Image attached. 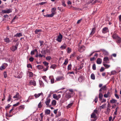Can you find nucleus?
<instances>
[{
  "mask_svg": "<svg viewBox=\"0 0 121 121\" xmlns=\"http://www.w3.org/2000/svg\"><path fill=\"white\" fill-rule=\"evenodd\" d=\"M104 70V69L103 67H101L100 69V71L101 72H102Z\"/></svg>",
  "mask_w": 121,
  "mask_h": 121,
  "instance_id": "obj_64",
  "label": "nucleus"
},
{
  "mask_svg": "<svg viewBox=\"0 0 121 121\" xmlns=\"http://www.w3.org/2000/svg\"><path fill=\"white\" fill-rule=\"evenodd\" d=\"M42 102H40L39 104L38 105V107L39 108H40L42 107V105H41Z\"/></svg>",
  "mask_w": 121,
  "mask_h": 121,
  "instance_id": "obj_50",
  "label": "nucleus"
},
{
  "mask_svg": "<svg viewBox=\"0 0 121 121\" xmlns=\"http://www.w3.org/2000/svg\"><path fill=\"white\" fill-rule=\"evenodd\" d=\"M22 33H17L14 35V36L16 37H19L20 36H22Z\"/></svg>",
  "mask_w": 121,
  "mask_h": 121,
  "instance_id": "obj_23",
  "label": "nucleus"
},
{
  "mask_svg": "<svg viewBox=\"0 0 121 121\" xmlns=\"http://www.w3.org/2000/svg\"><path fill=\"white\" fill-rule=\"evenodd\" d=\"M50 101L51 99H50L48 98H47L46 101L45 102V103L47 106H49Z\"/></svg>",
  "mask_w": 121,
  "mask_h": 121,
  "instance_id": "obj_9",
  "label": "nucleus"
},
{
  "mask_svg": "<svg viewBox=\"0 0 121 121\" xmlns=\"http://www.w3.org/2000/svg\"><path fill=\"white\" fill-rule=\"evenodd\" d=\"M117 42V43H120L121 42V38L118 37L116 38Z\"/></svg>",
  "mask_w": 121,
  "mask_h": 121,
  "instance_id": "obj_21",
  "label": "nucleus"
},
{
  "mask_svg": "<svg viewBox=\"0 0 121 121\" xmlns=\"http://www.w3.org/2000/svg\"><path fill=\"white\" fill-rule=\"evenodd\" d=\"M104 65L107 68H108L110 66V65H107L105 63H103Z\"/></svg>",
  "mask_w": 121,
  "mask_h": 121,
  "instance_id": "obj_43",
  "label": "nucleus"
},
{
  "mask_svg": "<svg viewBox=\"0 0 121 121\" xmlns=\"http://www.w3.org/2000/svg\"><path fill=\"white\" fill-rule=\"evenodd\" d=\"M96 117V114L94 112H93L91 115V118H95Z\"/></svg>",
  "mask_w": 121,
  "mask_h": 121,
  "instance_id": "obj_22",
  "label": "nucleus"
},
{
  "mask_svg": "<svg viewBox=\"0 0 121 121\" xmlns=\"http://www.w3.org/2000/svg\"><path fill=\"white\" fill-rule=\"evenodd\" d=\"M115 95L116 98H117V99H118L119 98V96L118 95L116 94H115Z\"/></svg>",
  "mask_w": 121,
  "mask_h": 121,
  "instance_id": "obj_60",
  "label": "nucleus"
},
{
  "mask_svg": "<svg viewBox=\"0 0 121 121\" xmlns=\"http://www.w3.org/2000/svg\"><path fill=\"white\" fill-rule=\"evenodd\" d=\"M25 108V107L24 105L20 106L19 107V109L21 110H23Z\"/></svg>",
  "mask_w": 121,
  "mask_h": 121,
  "instance_id": "obj_33",
  "label": "nucleus"
},
{
  "mask_svg": "<svg viewBox=\"0 0 121 121\" xmlns=\"http://www.w3.org/2000/svg\"><path fill=\"white\" fill-rule=\"evenodd\" d=\"M83 79V77L82 76H81L78 78V80L80 82H82Z\"/></svg>",
  "mask_w": 121,
  "mask_h": 121,
  "instance_id": "obj_19",
  "label": "nucleus"
},
{
  "mask_svg": "<svg viewBox=\"0 0 121 121\" xmlns=\"http://www.w3.org/2000/svg\"><path fill=\"white\" fill-rule=\"evenodd\" d=\"M49 79H51V83H54V79L52 76H50L49 77Z\"/></svg>",
  "mask_w": 121,
  "mask_h": 121,
  "instance_id": "obj_17",
  "label": "nucleus"
},
{
  "mask_svg": "<svg viewBox=\"0 0 121 121\" xmlns=\"http://www.w3.org/2000/svg\"><path fill=\"white\" fill-rule=\"evenodd\" d=\"M54 15L51 13L50 14H48L46 15V17H52Z\"/></svg>",
  "mask_w": 121,
  "mask_h": 121,
  "instance_id": "obj_41",
  "label": "nucleus"
},
{
  "mask_svg": "<svg viewBox=\"0 0 121 121\" xmlns=\"http://www.w3.org/2000/svg\"><path fill=\"white\" fill-rule=\"evenodd\" d=\"M61 97V95L60 94L57 95L56 94H54L53 95V97L54 99L58 100Z\"/></svg>",
  "mask_w": 121,
  "mask_h": 121,
  "instance_id": "obj_4",
  "label": "nucleus"
},
{
  "mask_svg": "<svg viewBox=\"0 0 121 121\" xmlns=\"http://www.w3.org/2000/svg\"><path fill=\"white\" fill-rule=\"evenodd\" d=\"M108 31V28H107L105 27L103 29L102 32L103 33H106Z\"/></svg>",
  "mask_w": 121,
  "mask_h": 121,
  "instance_id": "obj_18",
  "label": "nucleus"
},
{
  "mask_svg": "<svg viewBox=\"0 0 121 121\" xmlns=\"http://www.w3.org/2000/svg\"><path fill=\"white\" fill-rule=\"evenodd\" d=\"M111 95L110 94V92L108 91L107 94H106L104 95V97L105 98H107L108 97H110Z\"/></svg>",
  "mask_w": 121,
  "mask_h": 121,
  "instance_id": "obj_12",
  "label": "nucleus"
},
{
  "mask_svg": "<svg viewBox=\"0 0 121 121\" xmlns=\"http://www.w3.org/2000/svg\"><path fill=\"white\" fill-rule=\"evenodd\" d=\"M32 65L30 64H29L27 65V67L28 68H29L30 67L31 68H32Z\"/></svg>",
  "mask_w": 121,
  "mask_h": 121,
  "instance_id": "obj_63",
  "label": "nucleus"
},
{
  "mask_svg": "<svg viewBox=\"0 0 121 121\" xmlns=\"http://www.w3.org/2000/svg\"><path fill=\"white\" fill-rule=\"evenodd\" d=\"M103 97V95L101 92L99 93V98L100 99V100H101L102 99Z\"/></svg>",
  "mask_w": 121,
  "mask_h": 121,
  "instance_id": "obj_26",
  "label": "nucleus"
},
{
  "mask_svg": "<svg viewBox=\"0 0 121 121\" xmlns=\"http://www.w3.org/2000/svg\"><path fill=\"white\" fill-rule=\"evenodd\" d=\"M91 79L93 80L95 79V76L94 73H92L91 74Z\"/></svg>",
  "mask_w": 121,
  "mask_h": 121,
  "instance_id": "obj_37",
  "label": "nucleus"
},
{
  "mask_svg": "<svg viewBox=\"0 0 121 121\" xmlns=\"http://www.w3.org/2000/svg\"><path fill=\"white\" fill-rule=\"evenodd\" d=\"M95 28H93L92 29V31L90 34V35H92L95 33Z\"/></svg>",
  "mask_w": 121,
  "mask_h": 121,
  "instance_id": "obj_24",
  "label": "nucleus"
},
{
  "mask_svg": "<svg viewBox=\"0 0 121 121\" xmlns=\"http://www.w3.org/2000/svg\"><path fill=\"white\" fill-rule=\"evenodd\" d=\"M102 62V60L100 58H98L96 60L97 63L99 64H101Z\"/></svg>",
  "mask_w": 121,
  "mask_h": 121,
  "instance_id": "obj_15",
  "label": "nucleus"
},
{
  "mask_svg": "<svg viewBox=\"0 0 121 121\" xmlns=\"http://www.w3.org/2000/svg\"><path fill=\"white\" fill-rule=\"evenodd\" d=\"M109 60L108 58L107 57H105L103 59V63H109Z\"/></svg>",
  "mask_w": 121,
  "mask_h": 121,
  "instance_id": "obj_5",
  "label": "nucleus"
},
{
  "mask_svg": "<svg viewBox=\"0 0 121 121\" xmlns=\"http://www.w3.org/2000/svg\"><path fill=\"white\" fill-rule=\"evenodd\" d=\"M56 66L55 65H52L50 67V68H51L54 69L56 68Z\"/></svg>",
  "mask_w": 121,
  "mask_h": 121,
  "instance_id": "obj_42",
  "label": "nucleus"
},
{
  "mask_svg": "<svg viewBox=\"0 0 121 121\" xmlns=\"http://www.w3.org/2000/svg\"><path fill=\"white\" fill-rule=\"evenodd\" d=\"M67 52L68 53H70L71 52V49L70 48H67Z\"/></svg>",
  "mask_w": 121,
  "mask_h": 121,
  "instance_id": "obj_51",
  "label": "nucleus"
},
{
  "mask_svg": "<svg viewBox=\"0 0 121 121\" xmlns=\"http://www.w3.org/2000/svg\"><path fill=\"white\" fill-rule=\"evenodd\" d=\"M110 110H111L110 108H107V112H106V114H109L110 111Z\"/></svg>",
  "mask_w": 121,
  "mask_h": 121,
  "instance_id": "obj_34",
  "label": "nucleus"
},
{
  "mask_svg": "<svg viewBox=\"0 0 121 121\" xmlns=\"http://www.w3.org/2000/svg\"><path fill=\"white\" fill-rule=\"evenodd\" d=\"M62 38V35L60 34L58 36L57 38V40L59 42H60L61 41V39Z\"/></svg>",
  "mask_w": 121,
  "mask_h": 121,
  "instance_id": "obj_7",
  "label": "nucleus"
},
{
  "mask_svg": "<svg viewBox=\"0 0 121 121\" xmlns=\"http://www.w3.org/2000/svg\"><path fill=\"white\" fill-rule=\"evenodd\" d=\"M62 5L64 6L65 7L66 6L65 4V2L64 1H63L62 2Z\"/></svg>",
  "mask_w": 121,
  "mask_h": 121,
  "instance_id": "obj_61",
  "label": "nucleus"
},
{
  "mask_svg": "<svg viewBox=\"0 0 121 121\" xmlns=\"http://www.w3.org/2000/svg\"><path fill=\"white\" fill-rule=\"evenodd\" d=\"M43 63L44 65L46 67H48V63L46 62V61H44L43 62Z\"/></svg>",
  "mask_w": 121,
  "mask_h": 121,
  "instance_id": "obj_31",
  "label": "nucleus"
},
{
  "mask_svg": "<svg viewBox=\"0 0 121 121\" xmlns=\"http://www.w3.org/2000/svg\"><path fill=\"white\" fill-rule=\"evenodd\" d=\"M56 9L55 8H52L51 11L52 13L54 15L55 14L56 12Z\"/></svg>",
  "mask_w": 121,
  "mask_h": 121,
  "instance_id": "obj_16",
  "label": "nucleus"
},
{
  "mask_svg": "<svg viewBox=\"0 0 121 121\" xmlns=\"http://www.w3.org/2000/svg\"><path fill=\"white\" fill-rule=\"evenodd\" d=\"M46 59L48 60H50L51 59V57L50 56H48L46 57Z\"/></svg>",
  "mask_w": 121,
  "mask_h": 121,
  "instance_id": "obj_53",
  "label": "nucleus"
},
{
  "mask_svg": "<svg viewBox=\"0 0 121 121\" xmlns=\"http://www.w3.org/2000/svg\"><path fill=\"white\" fill-rule=\"evenodd\" d=\"M47 2H43L39 3V5H43L45 4Z\"/></svg>",
  "mask_w": 121,
  "mask_h": 121,
  "instance_id": "obj_58",
  "label": "nucleus"
},
{
  "mask_svg": "<svg viewBox=\"0 0 121 121\" xmlns=\"http://www.w3.org/2000/svg\"><path fill=\"white\" fill-rule=\"evenodd\" d=\"M64 79L63 77L62 76H59L57 77L56 78L57 81H60Z\"/></svg>",
  "mask_w": 121,
  "mask_h": 121,
  "instance_id": "obj_13",
  "label": "nucleus"
},
{
  "mask_svg": "<svg viewBox=\"0 0 121 121\" xmlns=\"http://www.w3.org/2000/svg\"><path fill=\"white\" fill-rule=\"evenodd\" d=\"M34 60V59L33 57H31L29 59V60L30 61H33Z\"/></svg>",
  "mask_w": 121,
  "mask_h": 121,
  "instance_id": "obj_59",
  "label": "nucleus"
},
{
  "mask_svg": "<svg viewBox=\"0 0 121 121\" xmlns=\"http://www.w3.org/2000/svg\"><path fill=\"white\" fill-rule=\"evenodd\" d=\"M20 103L19 102H17V103L13 105V106H17Z\"/></svg>",
  "mask_w": 121,
  "mask_h": 121,
  "instance_id": "obj_62",
  "label": "nucleus"
},
{
  "mask_svg": "<svg viewBox=\"0 0 121 121\" xmlns=\"http://www.w3.org/2000/svg\"><path fill=\"white\" fill-rule=\"evenodd\" d=\"M73 102L69 104L68 105L66 106V108L67 109H68L70 108L73 105Z\"/></svg>",
  "mask_w": 121,
  "mask_h": 121,
  "instance_id": "obj_20",
  "label": "nucleus"
},
{
  "mask_svg": "<svg viewBox=\"0 0 121 121\" xmlns=\"http://www.w3.org/2000/svg\"><path fill=\"white\" fill-rule=\"evenodd\" d=\"M118 108V107H117L116 108L115 111V112H114V114L115 115H116L117 114V109Z\"/></svg>",
  "mask_w": 121,
  "mask_h": 121,
  "instance_id": "obj_54",
  "label": "nucleus"
},
{
  "mask_svg": "<svg viewBox=\"0 0 121 121\" xmlns=\"http://www.w3.org/2000/svg\"><path fill=\"white\" fill-rule=\"evenodd\" d=\"M85 49V47L83 46L82 45L79 47L78 50L80 52L84 51Z\"/></svg>",
  "mask_w": 121,
  "mask_h": 121,
  "instance_id": "obj_2",
  "label": "nucleus"
},
{
  "mask_svg": "<svg viewBox=\"0 0 121 121\" xmlns=\"http://www.w3.org/2000/svg\"><path fill=\"white\" fill-rule=\"evenodd\" d=\"M41 53L43 54H45L46 53V52L45 50H42L41 52Z\"/></svg>",
  "mask_w": 121,
  "mask_h": 121,
  "instance_id": "obj_57",
  "label": "nucleus"
},
{
  "mask_svg": "<svg viewBox=\"0 0 121 121\" xmlns=\"http://www.w3.org/2000/svg\"><path fill=\"white\" fill-rule=\"evenodd\" d=\"M52 105L55 106L56 104V100H52Z\"/></svg>",
  "mask_w": 121,
  "mask_h": 121,
  "instance_id": "obj_30",
  "label": "nucleus"
},
{
  "mask_svg": "<svg viewBox=\"0 0 121 121\" xmlns=\"http://www.w3.org/2000/svg\"><path fill=\"white\" fill-rule=\"evenodd\" d=\"M14 98H17V100L19 99L22 98V97L19 95V93L17 92L16 93L15 95L13 97Z\"/></svg>",
  "mask_w": 121,
  "mask_h": 121,
  "instance_id": "obj_3",
  "label": "nucleus"
},
{
  "mask_svg": "<svg viewBox=\"0 0 121 121\" xmlns=\"http://www.w3.org/2000/svg\"><path fill=\"white\" fill-rule=\"evenodd\" d=\"M42 95V96L43 95V94L42 93H41L39 94H35L34 95L35 98H37L39 97L40 95Z\"/></svg>",
  "mask_w": 121,
  "mask_h": 121,
  "instance_id": "obj_14",
  "label": "nucleus"
},
{
  "mask_svg": "<svg viewBox=\"0 0 121 121\" xmlns=\"http://www.w3.org/2000/svg\"><path fill=\"white\" fill-rule=\"evenodd\" d=\"M66 47V46L65 45L62 46L60 47V48L62 49H65Z\"/></svg>",
  "mask_w": 121,
  "mask_h": 121,
  "instance_id": "obj_44",
  "label": "nucleus"
},
{
  "mask_svg": "<svg viewBox=\"0 0 121 121\" xmlns=\"http://www.w3.org/2000/svg\"><path fill=\"white\" fill-rule=\"evenodd\" d=\"M101 89L103 90H106V86H104L101 88Z\"/></svg>",
  "mask_w": 121,
  "mask_h": 121,
  "instance_id": "obj_56",
  "label": "nucleus"
},
{
  "mask_svg": "<svg viewBox=\"0 0 121 121\" xmlns=\"http://www.w3.org/2000/svg\"><path fill=\"white\" fill-rule=\"evenodd\" d=\"M117 100L114 99H112L110 100V102L111 103L113 104L117 102Z\"/></svg>",
  "mask_w": 121,
  "mask_h": 121,
  "instance_id": "obj_25",
  "label": "nucleus"
},
{
  "mask_svg": "<svg viewBox=\"0 0 121 121\" xmlns=\"http://www.w3.org/2000/svg\"><path fill=\"white\" fill-rule=\"evenodd\" d=\"M101 50L104 55L107 56L108 55V52L106 50L104 49H102Z\"/></svg>",
  "mask_w": 121,
  "mask_h": 121,
  "instance_id": "obj_10",
  "label": "nucleus"
},
{
  "mask_svg": "<svg viewBox=\"0 0 121 121\" xmlns=\"http://www.w3.org/2000/svg\"><path fill=\"white\" fill-rule=\"evenodd\" d=\"M11 96L10 95H9V98L7 100L8 102L10 101H11Z\"/></svg>",
  "mask_w": 121,
  "mask_h": 121,
  "instance_id": "obj_48",
  "label": "nucleus"
},
{
  "mask_svg": "<svg viewBox=\"0 0 121 121\" xmlns=\"http://www.w3.org/2000/svg\"><path fill=\"white\" fill-rule=\"evenodd\" d=\"M45 113L47 114H50V111L49 110L47 109L45 110Z\"/></svg>",
  "mask_w": 121,
  "mask_h": 121,
  "instance_id": "obj_29",
  "label": "nucleus"
},
{
  "mask_svg": "<svg viewBox=\"0 0 121 121\" xmlns=\"http://www.w3.org/2000/svg\"><path fill=\"white\" fill-rule=\"evenodd\" d=\"M68 62V59H66L65 60V62L64 63V64L65 65H67Z\"/></svg>",
  "mask_w": 121,
  "mask_h": 121,
  "instance_id": "obj_38",
  "label": "nucleus"
},
{
  "mask_svg": "<svg viewBox=\"0 0 121 121\" xmlns=\"http://www.w3.org/2000/svg\"><path fill=\"white\" fill-rule=\"evenodd\" d=\"M96 65L95 64H93L92 66V69L94 70H95L96 69Z\"/></svg>",
  "mask_w": 121,
  "mask_h": 121,
  "instance_id": "obj_55",
  "label": "nucleus"
},
{
  "mask_svg": "<svg viewBox=\"0 0 121 121\" xmlns=\"http://www.w3.org/2000/svg\"><path fill=\"white\" fill-rule=\"evenodd\" d=\"M106 104H103L101 106H100V107L102 109H104L105 108L106 106Z\"/></svg>",
  "mask_w": 121,
  "mask_h": 121,
  "instance_id": "obj_40",
  "label": "nucleus"
},
{
  "mask_svg": "<svg viewBox=\"0 0 121 121\" xmlns=\"http://www.w3.org/2000/svg\"><path fill=\"white\" fill-rule=\"evenodd\" d=\"M35 52H38L37 50L36 49H35L34 50L31 51L30 53V54L32 55H34Z\"/></svg>",
  "mask_w": 121,
  "mask_h": 121,
  "instance_id": "obj_27",
  "label": "nucleus"
},
{
  "mask_svg": "<svg viewBox=\"0 0 121 121\" xmlns=\"http://www.w3.org/2000/svg\"><path fill=\"white\" fill-rule=\"evenodd\" d=\"M4 78H6L7 77V75L6 73V72L5 71L4 73Z\"/></svg>",
  "mask_w": 121,
  "mask_h": 121,
  "instance_id": "obj_52",
  "label": "nucleus"
},
{
  "mask_svg": "<svg viewBox=\"0 0 121 121\" xmlns=\"http://www.w3.org/2000/svg\"><path fill=\"white\" fill-rule=\"evenodd\" d=\"M71 94L70 93H66L65 96V98H66L67 99H66V100H67L68 99L70 98L71 97Z\"/></svg>",
  "mask_w": 121,
  "mask_h": 121,
  "instance_id": "obj_6",
  "label": "nucleus"
},
{
  "mask_svg": "<svg viewBox=\"0 0 121 121\" xmlns=\"http://www.w3.org/2000/svg\"><path fill=\"white\" fill-rule=\"evenodd\" d=\"M37 67L39 69H41L43 68V66L40 65H37Z\"/></svg>",
  "mask_w": 121,
  "mask_h": 121,
  "instance_id": "obj_45",
  "label": "nucleus"
},
{
  "mask_svg": "<svg viewBox=\"0 0 121 121\" xmlns=\"http://www.w3.org/2000/svg\"><path fill=\"white\" fill-rule=\"evenodd\" d=\"M29 76L30 77H32L33 76V73L32 72H29Z\"/></svg>",
  "mask_w": 121,
  "mask_h": 121,
  "instance_id": "obj_39",
  "label": "nucleus"
},
{
  "mask_svg": "<svg viewBox=\"0 0 121 121\" xmlns=\"http://www.w3.org/2000/svg\"><path fill=\"white\" fill-rule=\"evenodd\" d=\"M42 78L46 82H48V81H47L46 79V77L45 76H43L42 77Z\"/></svg>",
  "mask_w": 121,
  "mask_h": 121,
  "instance_id": "obj_49",
  "label": "nucleus"
},
{
  "mask_svg": "<svg viewBox=\"0 0 121 121\" xmlns=\"http://www.w3.org/2000/svg\"><path fill=\"white\" fill-rule=\"evenodd\" d=\"M5 66L2 65L0 67V70H2L5 69Z\"/></svg>",
  "mask_w": 121,
  "mask_h": 121,
  "instance_id": "obj_35",
  "label": "nucleus"
},
{
  "mask_svg": "<svg viewBox=\"0 0 121 121\" xmlns=\"http://www.w3.org/2000/svg\"><path fill=\"white\" fill-rule=\"evenodd\" d=\"M4 40L7 43H9L10 41L9 38H6L5 39H4Z\"/></svg>",
  "mask_w": 121,
  "mask_h": 121,
  "instance_id": "obj_32",
  "label": "nucleus"
},
{
  "mask_svg": "<svg viewBox=\"0 0 121 121\" xmlns=\"http://www.w3.org/2000/svg\"><path fill=\"white\" fill-rule=\"evenodd\" d=\"M117 73V72L115 71H113L111 72V73L112 75L115 74Z\"/></svg>",
  "mask_w": 121,
  "mask_h": 121,
  "instance_id": "obj_46",
  "label": "nucleus"
},
{
  "mask_svg": "<svg viewBox=\"0 0 121 121\" xmlns=\"http://www.w3.org/2000/svg\"><path fill=\"white\" fill-rule=\"evenodd\" d=\"M29 84L30 85H33L35 86H36V82L34 80H31L29 82Z\"/></svg>",
  "mask_w": 121,
  "mask_h": 121,
  "instance_id": "obj_8",
  "label": "nucleus"
},
{
  "mask_svg": "<svg viewBox=\"0 0 121 121\" xmlns=\"http://www.w3.org/2000/svg\"><path fill=\"white\" fill-rule=\"evenodd\" d=\"M72 67V65L70 64L68 66V69L69 70L71 69Z\"/></svg>",
  "mask_w": 121,
  "mask_h": 121,
  "instance_id": "obj_47",
  "label": "nucleus"
},
{
  "mask_svg": "<svg viewBox=\"0 0 121 121\" xmlns=\"http://www.w3.org/2000/svg\"><path fill=\"white\" fill-rule=\"evenodd\" d=\"M17 47L16 45L15 46H13L11 47V49L12 51L14 52L17 50Z\"/></svg>",
  "mask_w": 121,
  "mask_h": 121,
  "instance_id": "obj_11",
  "label": "nucleus"
},
{
  "mask_svg": "<svg viewBox=\"0 0 121 121\" xmlns=\"http://www.w3.org/2000/svg\"><path fill=\"white\" fill-rule=\"evenodd\" d=\"M112 36L113 39H116V38L118 37L117 34H113Z\"/></svg>",
  "mask_w": 121,
  "mask_h": 121,
  "instance_id": "obj_28",
  "label": "nucleus"
},
{
  "mask_svg": "<svg viewBox=\"0 0 121 121\" xmlns=\"http://www.w3.org/2000/svg\"><path fill=\"white\" fill-rule=\"evenodd\" d=\"M12 12L11 9H6L5 10H2V13H9Z\"/></svg>",
  "mask_w": 121,
  "mask_h": 121,
  "instance_id": "obj_1",
  "label": "nucleus"
},
{
  "mask_svg": "<svg viewBox=\"0 0 121 121\" xmlns=\"http://www.w3.org/2000/svg\"><path fill=\"white\" fill-rule=\"evenodd\" d=\"M41 31L42 30H41L36 29L35 31V33L38 34L39 32H41Z\"/></svg>",
  "mask_w": 121,
  "mask_h": 121,
  "instance_id": "obj_36",
  "label": "nucleus"
}]
</instances>
